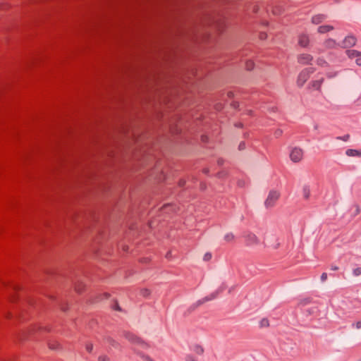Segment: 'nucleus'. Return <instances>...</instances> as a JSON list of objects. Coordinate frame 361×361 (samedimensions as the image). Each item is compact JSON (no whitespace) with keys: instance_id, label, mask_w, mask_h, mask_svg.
<instances>
[{"instance_id":"nucleus-1","label":"nucleus","mask_w":361,"mask_h":361,"mask_svg":"<svg viewBox=\"0 0 361 361\" xmlns=\"http://www.w3.org/2000/svg\"><path fill=\"white\" fill-rule=\"evenodd\" d=\"M281 197V192L276 190H271L264 202V205L267 209H271L275 207L276 202Z\"/></svg>"},{"instance_id":"nucleus-2","label":"nucleus","mask_w":361,"mask_h":361,"mask_svg":"<svg viewBox=\"0 0 361 361\" xmlns=\"http://www.w3.org/2000/svg\"><path fill=\"white\" fill-rule=\"evenodd\" d=\"M245 245L248 247H255L260 243L259 238L252 233H247L244 235Z\"/></svg>"},{"instance_id":"nucleus-3","label":"nucleus","mask_w":361,"mask_h":361,"mask_svg":"<svg viewBox=\"0 0 361 361\" xmlns=\"http://www.w3.org/2000/svg\"><path fill=\"white\" fill-rule=\"evenodd\" d=\"M303 157V151L298 147H294L291 149L290 153V158L293 162H299Z\"/></svg>"},{"instance_id":"nucleus-4","label":"nucleus","mask_w":361,"mask_h":361,"mask_svg":"<svg viewBox=\"0 0 361 361\" xmlns=\"http://www.w3.org/2000/svg\"><path fill=\"white\" fill-rule=\"evenodd\" d=\"M357 42V39L353 35H348L345 37V39L341 42L340 45L343 48L351 47H353Z\"/></svg>"},{"instance_id":"nucleus-5","label":"nucleus","mask_w":361,"mask_h":361,"mask_svg":"<svg viewBox=\"0 0 361 361\" xmlns=\"http://www.w3.org/2000/svg\"><path fill=\"white\" fill-rule=\"evenodd\" d=\"M310 77V71L307 69H304L301 71L298 77L297 83L300 87L303 86L305 82Z\"/></svg>"},{"instance_id":"nucleus-6","label":"nucleus","mask_w":361,"mask_h":361,"mask_svg":"<svg viewBox=\"0 0 361 361\" xmlns=\"http://www.w3.org/2000/svg\"><path fill=\"white\" fill-rule=\"evenodd\" d=\"M312 59V56L309 54H301L298 56V63L303 65L310 63Z\"/></svg>"},{"instance_id":"nucleus-7","label":"nucleus","mask_w":361,"mask_h":361,"mask_svg":"<svg viewBox=\"0 0 361 361\" xmlns=\"http://www.w3.org/2000/svg\"><path fill=\"white\" fill-rule=\"evenodd\" d=\"M324 47L327 49H334L340 46L338 43L334 39L329 38L324 42Z\"/></svg>"},{"instance_id":"nucleus-8","label":"nucleus","mask_w":361,"mask_h":361,"mask_svg":"<svg viewBox=\"0 0 361 361\" xmlns=\"http://www.w3.org/2000/svg\"><path fill=\"white\" fill-rule=\"evenodd\" d=\"M219 291H216L214 293H212V294H210L209 295L202 298V300H199L197 302V306H199L202 304H203L204 302H207V301H209V300H214L215 299L218 294H219Z\"/></svg>"},{"instance_id":"nucleus-9","label":"nucleus","mask_w":361,"mask_h":361,"mask_svg":"<svg viewBox=\"0 0 361 361\" xmlns=\"http://www.w3.org/2000/svg\"><path fill=\"white\" fill-rule=\"evenodd\" d=\"M309 37L307 35L302 34L299 36L298 44L303 47H305L309 44Z\"/></svg>"},{"instance_id":"nucleus-10","label":"nucleus","mask_w":361,"mask_h":361,"mask_svg":"<svg viewBox=\"0 0 361 361\" xmlns=\"http://www.w3.org/2000/svg\"><path fill=\"white\" fill-rule=\"evenodd\" d=\"M334 29V26L330 25H324L318 27L317 32L320 34L329 32Z\"/></svg>"},{"instance_id":"nucleus-11","label":"nucleus","mask_w":361,"mask_h":361,"mask_svg":"<svg viewBox=\"0 0 361 361\" xmlns=\"http://www.w3.org/2000/svg\"><path fill=\"white\" fill-rule=\"evenodd\" d=\"M325 19H326V16H324L323 14H317V15L312 16L311 21L313 24L318 25V24L321 23L322 22H323L324 20H325Z\"/></svg>"},{"instance_id":"nucleus-12","label":"nucleus","mask_w":361,"mask_h":361,"mask_svg":"<svg viewBox=\"0 0 361 361\" xmlns=\"http://www.w3.org/2000/svg\"><path fill=\"white\" fill-rule=\"evenodd\" d=\"M323 81H324L323 78H321L319 80H313L310 82V86L314 90H319Z\"/></svg>"},{"instance_id":"nucleus-13","label":"nucleus","mask_w":361,"mask_h":361,"mask_svg":"<svg viewBox=\"0 0 361 361\" xmlns=\"http://www.w3.org/2000/svg\"><path fill=\"white\" fill-rule=\"evenodd\" d=\"M302 197L307 200L310 196V188L307 185H304L302 189Z\"/></svg>"},{"instance_id":"nucleus-14","label":"nucleus","mask_w":361,"mask_h":361,"mask_svg":"<svg viewBox=\"0 0 361 361\" xmlns=\"http://www.w3.org/2000/svg\"><path fill=\"white\" fill-rule=\"evenodd\" d=\"M191 350L195 352V353L198 355H201L204 352V349L202 345L198 344H194L190 346Z\"/></svg>"},{"instance_id":"nucleus-15","label":"nucleus","mask_w":361,"mask_h":361,"mask_svg":"<svg viewBox=\"0 0 361 361\" xmlns=\"http://www.w3.org/2000/svg\"><path fill=\"white\" fill-rule=\"evenodd\" d=\"M345 154L348 157H361V152L356 149H349L346 150Z\"/></svg>"},{"instance_id":"nucleus-16","label":"nucleus","mask_w":361,"mask_h":361,"mask_svg":"<svg viewBox=\"0 0 361 361\" xmlns=\"http://www.w3.org/2000/svg\"><path fill=\"white\" fill-rule=\"evenodd\" d=\"M346 54L351 59L361 56V53L356 50H347Z\"/></svg>"},{"instance_id":"nucleus-17","label":"nucleus","mask_w":361,"mask_h":361,"mask_svg":"<svg viewBox=\"0 0 361 361\" xmlns=\"http://www.w3.org/2000/svg\"><path fill=\"white\" fill-rule=\"evenodd\" d=\"M49 347L51 350H57L59 348V344L56 340H51V342L48 343Z\"/></svg>"},{"instance_id":"nucleus-18","label":"nucleus","mask_w":361,"mask_h":361,"mask_svg":"<svg viewBox=\"0 0 361 361\" xmlns=\"http://www.w3.org/2000/svg\"><path fill=\"white\" fill-rule=\"evenodd\" d=\"M224 240L228 243L235 240V235L233 233H228L224 235Z\"/></svg>"},{"instance_id":"nucleus-19","label":"nucleus","mask_w":361,"mask_h":361,"mask_svg":"<svg viewBox=\"0 0 361 361\" xmlns=\"http://www.w3.org/2000/svg\"><path fill=\"white\" fill-rule=\"evenodd\" d=\"M274 243L273 244L269 245V247H271L274 250H277L280 247V243L279 239L276 238H273Z\"/></svg>"},{"instance_id":"nucleus-20","label":"nucleus","mask_w":361,"mask_h":361,"mask_svg":"<svg viewBox=\"0 0 361 361\" xmlns=\"http://www.w3.org/2000/svg\"><path fill=\"white\" fill-rule=\"evenodd\" d=\"M84 287L85 285L82 282H78L75 286V290L78 293H80L83 290Z\"/></svg>"},{"instance_id":"nucleus-21","label":"nucleus","mask_w":361,"mask_h":361,"mask_svg":"<svg viewBox=\"0 0 361 361\" xmlns=\"http://www.w3.org/2000/svg\"><path fill=\"white\" fill-rule=\"evenodd\" d=\"M312 302V300L311 298H304L302 300H301L299 302V305H301V306H305V305H307L309 304H310Z\"/></svg>"},{"instance_id":"nucleus-22","label":"nucleus","mask_w":361,"mask_h":361,"mask_svg":"<svg viewBox=\"0 0 361 361\" xmlns=\"http://www.w3.org/2000/svg\"><path fill=\"white\" fill-rule=\"evenodd\" d=\"M254 66H255V64L252 61L249 60V61H246L245 68L247 70L251 71L254 68Z\"/></svg>"},{"instance_id":"nucleus-23","label":"nucleus","mask_w":361,"mask_h":361,"mask_svg":"<svg viewBox=\"0 0 361 361\" xmlns=\"http://www.w3.org/2000/svg\"><path fill=\"white\" fill-rule=\"evenodd\" d=\"M259 326L260 327H267L269 326V320L267 318H263L259 322Z\"/></svg>"},{"instance_id":"nucleus-24","label":"nucleus","mask_w":361,"mask_h":361,"mask_svg":"<svg viewBox=\"0 0 361 361\" xmlns=\"http://www.w3.org/2000/svg\"><path fill=\"white\" fill-rule=\"evenodd\" d=\"M150 294L149 290L147 288H143L140 290V295L143 297H147Z\"/></svg>"},{"instance_id":"nucleus-25","label":"nucleus","mask_w":361,"mask_h":361,"mask_svg":"<svg viewBox=\"0 0 361 361\" xmlns=\"http://www.w3.org/2000/svg\"><path fill=\"white\" fill-rule=\"evenodd\" d=\"M317 63L321 66H325L327 64L326 61L324 59H322V58H319L317 59Z\"/></svg>"},{"instance_id":"nucleus-26","label":"nucleus","mask_w":361,"mask_h":361,"mask_svg":"<svg viewBox=\"0 0 361 361\" xmlns=\"http://www.w3.org/2000/svg\"><path fill=\"white\" fill-rule=\"evenodd\" d=\"M353 275L355 276H358L361 275V268L357 267V268L353 269Z\"/></svg>"},{"instance_id":"nucleus-27","label":"nucleus","mask_w":361,"mask_h":361,"mask_svg":"<svg viewBox=\"0 0 361 361\" xmlns=\"http://www.w3.org/2000/svg\"><path fill=\"white\" fill-rule=\"evenodd\" d=\"M211 258H212V254H211V253H209V252L206 253V254L204 255V257H203V259H204V261H209V259H211Z\"/></svg>"},{"instance_id":"nucleus-28","label":"nucleus","mask_w":361,"mask_h":361,"mask_svg":"<svg viewBox=\"0 0 361 361\" xmlns=\"http://www.w3.org/2000/svg\"><path fill=\"white\" fill-rule=\"evenodd\" d=\"M140 356L142 358L143 361H152V359L148 355L142 354Z\"/></svg>"},{"instance_id":"nucleus-29","label":"nucleus","mask_w":361,"mask_h":361,"mask_svg":"<svg viewBox=\"0 0 361 361\" xmlns=\"http://www.w3.org/2000/svg\"><path fill=\"white\" fill-rule=\"evenodd\" d=\"M185 361H197L194 357H192L191 355H188L185 357Z\"/></svg>"},{"instance_id":"nucleus-30","label":"nucleus","mask_w":361,"mask_h":361,"mask_svg":"<svg viewBox=\"0 0 361 361\" xmlns=\"http://www.w3.org/2000/svg\"><path fill=\"white\" fill-rule=\"evenodd\" d=\"M93 348V345L92 344L87 343L86 345V350L87 352L91 353Z\"/></svg>"},{"instance_id":"nucleus-31","label":"nucleus","mask_w":361,"mask_h":361,"mask_svg":"<svg viewBox=\"0 0 361 361\" xmlns=\"http://www.w3.org/2000/svg\"><path fill=\"white\" fill-rule=\"evenodd\" d=\"M282 130L281 129H277L275 133H274V135H276V137H279L282 135Z\"/></svg>"},{"instance_id":"nucleus-32","label":"nucleus","mask_w":361,"mask_h":361,"mask_svg":"<svg viewBox=\"0 0 361 361\" xmlns=\"http://www.w3.org/2000/svg\"><path fill=\"white\" fill-rule=\"evenodd\" d=\"M327 279V274L326 273H323L321 276V281L322 282H324Z\"/></svg>"},{"instance_id":"nucleus-33","label":"nucleus","mask_w":361,"mask_h":361,"mask_svg":"<svg viewBox=\"0 0 361 361\" xmlns=\"http://www.w3.org/2000/svg\"><path fill=\"white\" fill-rule=\"evenodd\" d=\"M98 360L99 361H107L109 358L106 356H99Z\"/></svg>"},{"instance_id":"nucleus-34","label":"nucleus","mask_w":361,"mask_h":361,"mask_svg":"<svg viewBox=\"0 0 361 361\" xmlns=\"http://www.w3.org/2000/svg\"><path fill=\"white\" fill-rule=\"evenodd\" d=\"M355 326L357 329H360L361 328V320L357 322L356 324H355Z\"/></svg>"},{"instance_id":"nucleus-35","label":"nucleus","mask_w":361,"mask_h":361,"mask_svg":"<svg viewBox=\"0 0 361 361\" xmlns=\"http://www.w3.org/2000/svg\"><path fill=\"white\" fill-rule=\"evenodd\" d=\"M331 269L333 270V271H337V270H338V267L332 265L331 267Z\"/></svg>"},{"instance_id":"nucleus-36","label":"nucleus","mask_w":361,"mask_h":361,"mask_svg":"<svg viewBox=\"0 0 361 361\" xmlns=\"http://www.w3.org/2000/svg\"><path fill=\"white\" fill-rule=\"evenodd\" d=\"M356 63L358 65V66H361V58H357L356 59Z\"/></svg>"},{"instance_id":"nucleus-37","label":"nucleus","mask_w":361,"mask_h":361,"mask_svg":"<svg viewBox=\"0 0 361 361\" xmlns=\"http://www.w3.org/2000/svg\"><path fill=\"white\" fill-rule=\"evenodd\" d=\"M260 38H261L262 39H266V38H267V35H266L265 33H262V34L260 35Z\"/></svg>"},{"instance_id":"nucleus-38","label":"nucleus","mask_w":361,"mask_h":361,"mask_svg":"<svg viewBox=\"0 0 361 361\" xmlns=\"http://www.w3.org/2000/svg\"><path fill=\"white\" fill-rule=\"evenodd\" d=\"M239 147H240V149H243L244 147V144L243 143H240V145H239Z\"/></svg>"},{"instance_id":"nucleus-39","label":"nucleus","mask_w":361,"mask_h":361,"mask_svg":"<svg viewBox=\"0 0 361 361\" xmlns=\"http://www.w3.org/2000/svg\"><path fill=\"white\" fill-rule=\"evenodd\" d=\"M115 309H116V310H121V309H120V307L118 306V305H116Z\"/></svg>"},{"instance_id":"nucleus-40","label":"nucleus","mask_w":361,"mask_h":361,"mask_svg":"<svg viewBox=\"0 0 361 361\" xmlns=\"http://www.w3.org/2000/svg\"><path fill=\"white\" fill-rule=\"evenodd\" d=\"M105 296H106V298H108L109 295L107 293H105Z\"/></svg>"},{"instance_id":"nucleus-41","label":"nucleus","mask_w":361,"mask_h":361,"mask_svg":"<svg viewBox=\"0 0 361 361\" xmlns=\"http://www.w3.org/2000/svg\"><path fill=\"white\" fill-rule=\"evenodd\" d=\"M11 317V314L9 313L8 315H7V317Z\"/></svg>"},{"instance_id":"nucleus-42","label":"nucleus","mask_w":361,"mask_h":361,"mask_svg":"<svg viewBox=\"0 0 361 361\" xmlns=\"http://www.w3.org/2000/svg\"><path fill=\"white\" fill-rule=\"evenodd\" d=\"M231 290H232V288H231L229 289V293H231Z\"/></svg>"}]
</instances>
